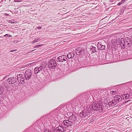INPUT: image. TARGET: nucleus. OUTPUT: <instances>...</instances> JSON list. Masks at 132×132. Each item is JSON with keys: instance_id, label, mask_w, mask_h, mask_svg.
<instances>
[{"instance_id": "obj_35", "label": "nucleus", "mask_w": 132, "mask_h": 132, "mask_svg": "<svg viewBox=\"0 0 132 132\" xmlns=\"http://www.w3.org/2000/svg\"><path fill=\"white\" fill-rule=\"evenodd\" d=\"M4 37H12V36L10 35L9 34H6L4 36Z\"/></svg>"}, {"instance_id": "obj_53", "label": "nucleus", "mask_w": 132, "mask_h": 132, "mask_svg": "<svg viewBox=\"0 0 132 132\" xmlns=\"http://www.w3.org/2000/svg\"><path fill=\"white\" fill-rule=\"evenodd\" d=\"M121 2L122 3H123V2L122 0Z\"/></svg>"}, {"instance_id": "obj_44", "label": "nucleus", "mask_w": 132, "mask_h": 132, "mask_svg": "<svg viewBox=\"0 0 132 132\" xmlns=\"http://www.w3.org/2000/svg\"><path fill=\"white\" fill-rule=\"evenodd\" d=\"M42 27L41 26H38L37 27L38 29H40L42 28Z\"/></svg>"}, {"instance_id": "obj_8", "label": "nucleus", "mask_w": 132, "mask_h": 132, "mask_svg": "<svg viewBox=\"0 0 132 132\" xmlns=\"http://www.w3.org/2000/svg\"><path fill=\"white\" fill-rule=\"evenodd\" d=\"M62 123L63 126L66 127L67 129L68 128L70 129H69L70 130V132L72 130L74 127L75 126L73 125L72 122L69 119L68 120H64Z\"/></svg>"}, {"instance_id": "obj_30", "label": "nucleus", "mask_w": 132, "mask_h": 132, "mask_svg": "<svg viewBox=\"0 0 132 132\" xmlns=\"http://www.w3.org/2000/svg\"><path fill=\"white\" fill-rule=\"evenodd\" d=\"M53 131H51V130H49L48 129H44L43 132H54L55 129L54 128H53Z\"/></svg>"}, {"instance_id": "obj_19", "label": "nucleus", "mask_w": 132, "mask_h": 132, "mask_svg": "<svg viewBox=\"0 0 132 132\" xmlns=\"http://www.w3.org/2000/svg\"><path fill=\"white\" fill-rule=\"evenodd\" d=\"M114 98L115 100L116 101L118 104L121 102L122 100V96L118 95L115 96L114 97Z\"/></svg>"}, {"instance_id": "obj_10", "label": "nucleus", "mask_w": 132, "mask_h": 132, "mask_svg": "<svg viewBox=\"0 0 132 132\" xmlns=\"http://www.w3.org/2000/svg\"><path fill=\"white\" fill-rule=\"evenodd\" d=\"M32 75V72L30 69L26 70L24 73V77L26 80H29L31 78Z\"/></svg>"}, {"instance_id": "obj_45", "label": "nucleus", "mask_w": 132, "mask_h": 132, "mask_svg": "<svg viewBox=\"0 0 132 132\" xmlns=\"http://www.w3.org/2000/svg\"><path fill=\"white\" fill-rule=\"evenodd\" d=\"M37 46H36L37 47H41L42 46V45L41 44H39L38 45H37Z\"/></svg>"}, {"instance_id": "obj_11", "label": "nucleus", "mask_w": 132, "mask_h": 132, "mask_svg": "<svg viewBox=\"0 0 132 132\" xmlns=\"http://www.w3.org/2000/svg\"><path fill=\"white\" fill-rule=\"evenodd\" d=\"M57 65L55 60L52 59L50 60L47 64L48 67L51 69H54L55 68Z\"/></svg>"}, {"instance_id": "obj_4", "label": "nucleus", "mask_w": 132, "mask_h": 132, "mask_svg": "<svg viewBox=\"0 0 132 132\" xmlns=\"http://www.w3.org/2000/svg\"><path fill=\"white\" fill-rule=\"evenodd\" d=\"M91 108L89 106H87L86 109L82 110L79 114V116L83 120L84 119L90 117L92 114H94L93 112L91 111Z\"/></svg>"}, {"instance_id": "obj_54", "label": "nucleus", "mask_w": 132, "mask_h": 132, "mask_svg": "<svg viewBox=\"0 0 132 132\" xmlns=\"http://www.w3.org/2000/svg\"><path fill=\"white\" fill-rule=\"evenodd\" d=\"M122 1H123V2H125V0H122Z\"/></svg>"}, {"instance_id": "obj_16", "label": "nucleus", "mask_w": 132, "mask_h": 132, "mask_svg": "<svg viewBox=\"0 0 132 132\" xmlns=\"http://www.w3.org/2000/svg\"><path fill=\"white\" fill-rule=\"evenodd\" d=\"M7 81L9 84H12L16 82L17 81L16 78L14 77L9 78L7 79Z\"/></svg>"}, {"instance_id": "obj_52", "label": "nucleus", "mask_w": 132, "mask_h": 132, "mask_svg": "<svg viewBox=\"0 0 132 132\" xmlns=\"http://www.w3.org/2000/svg\"><path fill=\"white\" fill-rule=\"evenodd\" d=\"M6 15H7V16H8L9 15V14H6Z\"/></svg>"}, {"instance_id": "obj_33", "label": "nucleus", "mask_w": 132, "mask_h": 132, "mask_svg": "<svg viewBox=\"0 0 132 132\" xmlns=\"http://www.w3.org/2000/svg\"><path fill=\"white\" fill-rule=\"evenodd\" d=\"M128 85L129 87H130L132 89V81L128 83Z\"/></svg>"}, {"instance_id": "obj_34", "label": "nucleus", "mask_w": 132, "mask_h": 132, "mask_svg": "<svg viewBox=\"0 0 132 132\" xmlns=\"http://www.w3.org/2000/svg\"><path fill=\"white\" fill-rule=\"evenodd\" d=\"M117 92L116 91H112L110 92V93L111 94L113 95H114L115 94L117 93Z\"/></svg>"}, {"instance_id": "obj_28", "label": "nucleus", "mask_w": 132, "mask_h": 132, "mask_svg": "<svg viewBox=\"0 0 132 132\" xmlns=\"http://www.w3.org/2000/svg\"><path fill=\"white\" fill-rule=\"evenodd\" d=\"M35 63L34 62L28 64H27L25 65L26 67H29L35 65Z\"/></svg>"}, {"instance_id": "obj_17", "label": "nucleus", "mask_w": 132, "mask_h": 132, "mask_svg": "<svg viewBox=\"0 0 132 132\" xmlns=\"http://www.w3.org/2000/svg\"><path fill=\"white\" fill-rule=\"evenodd\" d=\"M76 54L78 55H80L84 52V49L81 47H79L76 50Z\"/></svg>"}, {"instance_id": "obj_50", "label": "nucleus", "mask_w": 132, "mask_h": 132, "mask_svg": "<svg viewBox=\"0 0 132 132\" xmlns=\"http://www.w3.org/2000/svg\"><path fill=\"white\" fill-rule=\"evenodd\" d=\"M123 86H124L125 85L124 84H121Z\"/></svg>"}, {"instance_id": "obj_21", "label": "nucleus", "mask_w": 132, "mask_h": 132, "mask_svg": "<svg viewBox=\"0 0 132 132\" xmlns=\"http://www.w3.org/2000/svg\"><path fill=\"white\" fill-rule=\"evenodd\" d=\"M75 53L73 52H69L67 55V57L69 59H70L73 58L74 57Z\"/></svg>"}, {"instance_id": "obj_13", "label": "nucleus", "mask_w": 132, "mask_h": 132, "mask_svg": "<svg viewBox=\"0 0 132 132\" xmlns=\"http://www.w3.org/2000/svg\"><path fill=\"white\" fill-rule=\"evenodd\" d=\"M69 119L72 122L73 124H74L75 123H78L79 122V118L77 116L73 114L69 117Z\"/></svg>"}, {"instance_id": "obj_48", "label": "nucleus", "mask_w": 132, "mask_h": 132, "mask_svg": "<svg viewBox=\"0 0 132 132\" xmlns=\"http://www.w3.org/2000/svg\"><path fill=\"white\" fill-rule=\"evenodd\" d=\"M35 50H32L30 52H33V51H34Z\"/></svg>"}, {"instance_id": "obj_14", "label": "nucleus", "mask_w": 132, "mask_h": 132, "mask_svg": "<svg viewBox=\"0 0 132 132\" xmlns=\"http://www.w3.org/2000/svg\"><path fill=\"white\" fill-rule=\"evenodd\" d=\"M56 61L57 62H60L67 63L68 60L67 56L65 55H63L61 56H59L56 59Z\"/></svg>"}, {"instance_id": "obj_6", "label": "nucleus", "mask_w": 132, "mask_h": 132, "mask_svg": "<svg viewBox=\"0 0 132 132\" xmlns=\"http://www.w3.org/2000/svg\"><path fill=\"white\" fill-rule=\"evenodd\" d=\"M119 41L120 45L122 48H125V46L129 47L131 46L132 43L131 40L130 38L128 37H126L125 40L123 38H121Z\"/></svg>"}, {"instance_id": "obj_23", "label": "nucleus", "mask_w": 132, "mask_h": 132, "mask_svg": "<svg viewBox=\"0 0 132 132\" xmlns=\"http://www.w3.org/2000/svg\"><path fill=\"white\" fill-rule=\"evenodd\" d=\"M46 61H43L40 63V67L43 69L46 67Z\"/></svg>"}, {"instance_id": "obj_24", "label": "nucleus", "mask_w": 132, "mask_h": 132, "mask_svg": "<svg viewBox=\"0 0 132 132\" xmlns=\"http://www.w3.org/2000/svg\"><path fill=\"white\" fill-rule=\"evenodd\" d=\"M121 96H122V100H125L128 99L130 96H131V95H130L128 94H126L122 95Z\"/></svg>"}, {"instance_id": "obj_37", "label": "nucleus", "mask_w": 132, "mask_h": 132, "mask_svg": "<svg viewBox=\"0 0 132 132\" xmlns=\"http://www.w3.org/2000/svg\"><path fill=\"white\" fill-rule=\"evenodd\" d=\"M119 16H117L116 18L115 19H113V20H112L111 21H110L109 23H111L114 20L117 19V18Z\"/></svg>"}, {"instance_id": "obj_12", "label": "nucleus", "mask_w": 132, "mask_h": 132, "mask_svg": "<svg viewBox=\"0 0 132 132\" xmlns=\"http://www.w3.org/2000/svg\"><path fill=\"white\" fill-rule=\"evenodd\" d=\"M25 79L23 77V75L22 74H19L17 75V80L20 84H24L25 82Z\"/></svg>"}, {"instance_id": "obj_1", "label": "nucleus", "mask_w": 132, "mask_h": 132, "mask_svg": "<svg viewBox=\"0 0 132 132\" xmlns=\"http://www.w3.org/2000/svg\"><path fill=\"white\" fill-rule=\"evenodd\" d=\"M58 119L57 114L55 110L51 111L48 114L41 117L40 120L44 125H45L47 127L51 125L52 126L54 125V123H58V121L55 118Z\"/></svg>"}, {"instance_id": "obj_51", "label": "nucleus", "mask_w": 132, "mask_h": 132, "mask_svg": "<svg viewBox=\"0 0 132 132\" xmlns=\"http://www.w3.org/2000/svg\"><path fill=\"white\" fill-rule=\"evenodd\" d=\"M36 46H37V45H36V46H35L34 47H35V48H37V47Z\"/></svg>"}, {"instance_id": "obj_29", "label": "nucleus", "mask_w": 132, "mask_h": 132, "mask_svg": "<svg viewBox=\"0 0 132 132\" xmlns=\"http://www.w3.org/2000/svg\"><path fill=\"white\" fill-rule=\"evenodd\" d=\"M41 40L40 38L38 37L37 38H35V39L33 41V43H34L37 42L38 41H39Z\"/></svg>"}, {"instance_id": "obj_15", "label": "nucleus", "mask_w": 132, "mask_h": 132, "mask_svg": "<svg viewBox=\"0 0 132 132\" xmlns=\"http://www.w3.org/2000/svg\"><path fill=\"white\" fill-rule=\"evenodd\" d=\"M73 107L76 106L80 104L79 101L78 100L77 97L71 100L70 102Z\"/></svg>"}, {"instance_id": "obj_27", "label": "nucleus", "mask_w": 132, "mask_h": 132, "mask_svg": "<svg viewBox=\"0 0 132 132\" xmlns=\"http://www.w3.org/2000/svg\"><path fill=\"white\" fill-rule=\"evenodd\" d=\"M4 90V87L0 86V95H2L3 93Z\"/></svg>"}, {"instance_id": "obj_31", "label": "nucleus", "mask_w": 132, "mask_h": 132, "mask_svg": "<svg viewBox=\"0 0 132 132\" xmlns=\"http://www.w3.org/2000/svg\"><path fill=\"white\" fill-rule=\"evenodd\" d=\"M85 62H86V61L85 60H84L82 61L81 62L80 64L81 66H82V67H84L86 66L85 65V64H83V63H84Z\"/></svg>"}, {"instance_id": "obj_46", "label": "nucleus", "mask_w": 132, "mask_h": 132, "mask_svg": "<svg viewBox=\"0 0 132 132\" xmlns=\"http://www.w3.org/2000/svg\"><path fill=\"white\" fill-rule=\"evenodd\" d=\"M131 101V100H127V101H126L125 102V103H127L128 102H129V101Z\"/></svg>"}, {"instance_id": "obj_22", "label": "nucleus", "mask_w": 132, "mask_h": 132, "mask_svg": "<svg viewBox=\"0 0 132 132\" xmlns=\"http://www.w3.org/2000/svg\"><path fill=\"white\" fill-rule=\"evenodd\" d=\"M43 69L40 67H36L34 69V73L37 74L39 72H40Z\"/></svg>"}, {"instance_id": "obj_41", "label": "nucleus", "mask_w": 132, "mask_h": 132, "mask_svg": "<svg viewBox=\"0 0 132 132\" xmlns=\"http://www.w3.org/2000/svg\"><path fill=\"white\" fill-rule=\"evenodd\" d=\"M122 3L121 2H119V3H118L117 4V5L118 6H119L120 5H121V4H122Z\"/></svg>"}, {"instance_id": "obj_42", "label": "nucleus", "mask_w": 132, "mask_h": 132, "mask_svg": "<svg viewBox=\"0 0 132 132\" xmlns=\"http://www.w3.org/2000/svg\"><path fill=\"white\" fill-rule=\"evenodd\" d=\"M107 48V51H111V50H112V48Z\"/></svg>"}, {"instance_id": "obj_32", "label": "nucleus", "mask_w": 132, "mask_h": 132, "mask_svg": "<svg viewBox=\"0 0 132 132\" xmlns=\"http://www.w3.org/2000/svg\"><path fill=\"white\" fill-rule=\"evenodd\" d=\"M112 45H113V46H112V51H113L114 50V51H115L116 50V46L115 45H114V44H113V43H112Z\"/></svg>"}, {"instance_id": "obj_5", "label": "nucleus", "mask_w": 132, "mask_h": 132, "mask_svg": "<svg viewBox=\"0 0 132 132\" xmlns=\"http://www.w3.org/2000/svg\"><path fill=\"white\" fill-rule=\"evenodd\" d=\"M91 97H93V96L91 95V93L89 92H87L79 95L77 98L80 104L84 103L87 100H88L89 97L90 98Z\"/></svg>"}, {"instance_id": "obj_36", "label": "nucleus", "mask_w": 132, "mask_h": 132, "mask_svg": "<svg viewBox=\"0 0 132 132\" xmlns=\"http://www.w3.org/2000/svg\"><path fill=\"white\" fill-rule=\"evenodd\" d=\"M124 11V9H122L120 12V14H122L123 13Z\"/></svg>"}, {"instance_id": "obj_20", "label": "nucleus", "mask_w": 132, "mask_h": 132, "mask_svg": "<svg viewBox=\"0 0 132 132\" xmlns=\"http://www.w3.org/2000/svg\"><path fill=\"white\" fill-rule=\"evenodd\" d=\"M98 48L100 50H102L105 49V45H102V43L101 42H98L97 44Z\"/></svg>"}, {"instance_id": "obj_7", "label": "nucleus", "mask_w": 132, "mask_h": 132, "mask_svg": "<svg viewBox=\"0 0 132 132\" xmlns=\"http://www.w3.org/2000/svg\"><path fill=\"white\" fill-rule=\"evenodd\" d=\"M57 123H54L53 128L55 129L54 132H65L67 129L66 127L63 126V124H57Z\"/></svg>"}, {"instance_id": "obj_2", "label": "nucleus", "mask_w": 132, "mask_h": 132, "mask_svg": "<svg viewBox=\"0 0 132 132\" xmlns=\"http://www.w3.org/2000/svg\"><path fill=\"white\" fill-rule=\"evenodd\" d=\"M73 108V106L69 102L60 105L55 110L58 115V117L60 118H63L64 117L65 112L67 111H70Z\"/></svg>"}, {"instance_id": "obj_38", "label": "nucleus", "mask_w": 132, "mask_h": 132, "mask_svg": "<svg viewBox=\"0 0 132 132\" xmlns=\"http://www.w3.org/2000/svg\"><path fill=\"white\" fill-rule=\"evenodd\" d=\"M112 46L111 47V44H108L107 45V48H112Z\"/></svg>"}, {"instance_id": "obj_43", "label": "nucleus", "mask_w": 132, "mask_h": 132, "mask_svg": "<svg viewBox=\"0 0 132 132\" xmlns=\"http://www.w3.org/2000/svg\"><path fill=\"white\" fill-rule=\"evenodd\" d=\"M17 51V50H14L11 51H10L12 52H14L16 51Z\"/></svg>"}, {"instance_id": "obj_3", "label": "nucleus", "mask_w": 132, "mask_h": 132, "mask_svg": "<svg viewBox=\"0 0 132 132\" xmlns=\"http://www.w3.org/2000/svg\"><path fill=\"white\" fill-rule=\"evenodd\" d=\"M103 101L101 98L98 99L95 102H93L91 106V111L93 112V111L98 112H102L103 110L102 106Z\"/></svg>"}, {"instance_id": "obj_39", "label": "nucleus", "mask_w": 132, "mask_h": 132, "mask_svg": "<svg viewBox=\"0 0 132 132\" xmlns=\"http://www.w3.org/2000/svg\"><path fill=\"white\" fill-rule=\"evenodd\" d=\"M22 0H15L14 2H19L22 1Z\"/></svg>"}, {"instance_id": "obj_9", "label": "nucleus", "mask_w": 132, "mask_h": 132, "mask_svg": "<svg viewBox=\"0 0 132 132\" xmlns=\"http://www.w3.org/2000/svg\"><path fill=\"white\" fill-rule=\"evenodd\" d=\"M104 102L105 107L107 109H109L110 107L114 106L118 104L114 99L111 101L105 100L104 101Z\"/></svg>"}, {"instance_id": "obj_26", "label": "nucleus", "mask_w": 132, "mask_h": 132, "mask_svg": "<svg viewBox=\"0 0 132 132\" xmlns=\"http://www.w3.org/2000/svg\"><path fill=\"white\" fill-rule=\"evenodd\" d=\"M92 93H93V95H94V96H95V97L98 96V92L96 90H92Z\"/></svg>"}, {"instance_id": "obj_47", "label": "nucleus", "mask_w": 132, "mask_h": 132, "mask_svg": "<svg viewBox=\"0 0 132 132\" xmlns=\"http://www.w3.org/2000/svg\"><path fill=\"white\" fill-rule=\"evenodd\" d=\"M109 56V55H107L106 56V59H107V58L108 57V56Z\"/></svg>"}, {"instance_id": "obj_25", "label": "nucleus", "mask_w": 132, "mask_h": 132, "mask_svg": "<svg viewBox=\"0 0 132 132\" xmlns=\"http://www.w3.org/2000/svg\"><path fill=\"white\" fill-rule=\"evenodd\" d=\"M89 51L91 52L92 53H94L96 52L95 47L93 46H91L89 49Z\"/></svg>"}, {"instance_id": "obj_40", "label": "nucleus", "mask_w": 132, "mask_h": 132, "mask_svg": "<svg viewBox=\"0 0 132 132\" xmlns=\"http://www.w3.org/2000/svg\"><path fill=\"white\" fill-rule=\"evenodd\" d=\"M9 22L11 23H14V21L12 20H10L9 21Z\"/></svg>"}, {"instance_id": "obj_18", "label": "nucleus", "mask_w": 132, "mask_h": 132, "mask_svg": "<svg viewBox=\"0 0 132 132\" xmlns=\"http://www.w3.org/2000/svg\"><path fill=\"white\" fill-rule=\"evenodd\" d=\"M37 124L36 123H35L33 125V127H29L28 129H26L23 132H34V131L35 129V128H34V127H35V125H36Z\"/></svg>"}, {"instance_id": "obj_49", "label": "nucleus", "mask_w": 132, "mask_h": 132, "mask_svg": "<svg viewBox=\"0 0 132 132\" xmlns=\"http://www.w3.org/2000/svg\"><path fill=\"white\" fill-rule=\"evenodd\" d=\"M112 60V58L111 57H110V59H109V60Z\"/></svg>"}]
</instances>
